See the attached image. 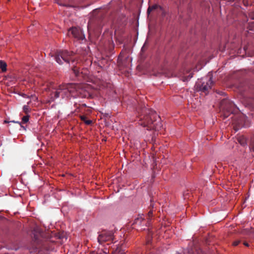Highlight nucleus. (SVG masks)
I'll return each instance as SVG.
<instances>
[{
	"instance_id": "obj_1",
	"label": "nucleus",
	"mask_w": 254,
	"mask_h": 254,
	"mask_svg": "<svg viewBox=\"0 0 254 254\" xmlns=\"http://www.w3.org/2000/svg\"><path fill=\"white\" fill-rule=\"evenodd\" d=\"M67 89L70 93L77 92L85 98L90 97L93 93L91 86L86 83H71L68 85Z\"/></svg>"
},
{
	"instance_id": "obj_2",
	"label": "nucleus",
	"mask_w": 254,
	"mask_h": 254,
	"mask_svg": "<svg viewBox=\"0 0 254 254\" xmlns=\"http://www.w3.org/2000/svg\"><path fill=\"white\" fill-rule=\"evenodd\" d=\"M157 117L155 113H149L140 119L139 124L143 127H146L147 129H157V127L155 124Z\"/></svg>"
},
{
	"instance_id": "obj_3",
	"label": "nucleus",
	"mask_w": 254,
	"mask_h": 254,
	"mask_svg": "<svg viewBox=\"0 0 254 254\" xmlns=\"http://www.w3.org/2000/svg\"><path fill=\"white\" fill-rule=\"evenodd\" d=\"M73 52H68L66 51H63L56 56V61L60 64L63 63L62 59L64 61L69 63L70 61L73 62L76 58Z\"/></svg>"
},
{
	"instance_id": "obj_4",
	"label": "nucleus",
	"mask_w": 254,
	"mask_h": 254,
	"mask_svg": "<svg viewBox=\"0 0 254 254\" xmlns=\"http://www.w3.org/2000/svg\"><path fill=\"white\" fill-rule=\"evenodd\" d=\"M113 238L114 236L112 232L103 231L101 234L99 235L98 240L100 244H103L107 242L112 241Z\"/></svg>"
},
{
	"instance_id": "obj_5",
	"label": "nucleus",
	"mask_w": 254,
	"mask_h": 254,
	"mask_svg": "<svg viewBox=\"0 0 254 254\" xmlns=\"http://www.w3.org/2000/svg\"><path fill=\"white\" fill-rule=\"evenodd\" d=\"M69 32L71 33L72 36L77 39H83L84 35L80 28L72 27L69 30Z\"/></svg>"
},
{
	"instance_id": "obj_6",
	"label": "nucleus",
	"mask_w": 254,
	"mask_h": 254,
	"mask_svg": "<svg viewBox=\"0 0 254 254\" xmlns=\"http://www.w3.org/2000/svg\"><path fill=\"white\" fill-rule=\"evenodd\" d=\"M190 68H188L186 69V70H184V71H183L184 76L182 77V80L183 81H184V82L188 80V79L191 78L192 77V76H193L192 73H190L188 76L185 75L187 73H190Z\"/></svg>"
},
{
	"instance_id": "obj_7",
	"label": "nucleus",
	"mask_w": 254,
	"mask_h": 254,
	"mask_svg": "<svg viewBox=\"0 0 254 254\" xmlns=\"http://www.w3.org/2000/svg\"><path fill=\"white\" fill-rule=\"evenodd\" d=\"M64 87H65L64 85H61V86H59V90H57V91H56V92H55L54 93V97H53L52 96L51 98H53V99L54 100V99L59 97L60 94H61L62 92V90H64V89H67V87H68V85L66 87H65V88H64Z\"/></svg>"
},
{
	"instance_id": "obj_8",
	"label": "nucleus",
	"mask_w": 254,
	"mask_h": 254,
	"mask_svg": "<svg viewBox=\"0 0 254 254\" xmlns=\"http://www.w3.org/2000/svg\"><path fill=\"white\" fill-rule=\"evenodd\" d=\"M213 83L211 79L209 80V83H207L205 85H202L201 90L204 91H207L211 88L212 86Z\"/></svg>"
},
{
	"instance_id": "obj_9",
	"label": "nucleus",
	"mask_w": 254,
	"mask_h": 254,
	"mask_svg": "<svg viewBox=\"0 0 254 254\" xmlns=\"http://www.w3.org/2000/svg\"><path fill=\"white\" fill-rule=\"evenodd\" d=\"M6 66H7L6 63L5 62L0 60V68L1 69L2 72H3L6 71Z\"/></svg>"
},
{
	"instance_id": "obj_10",
	"label": "nucleus",
	"mask_w": 254,
	"mask_h": 254,
	"mask_svg": "<svg viewBox=\"0 0 254 254\" xmlns=\"http://www.w3.org/2000/svg\"><path fill=\"white\" fill-rule=\"evenodd\" d=\"M238 141L242 145H245L247 143L246 138L243 136H239L238 139Z\"/></svg>"
},
{
	"instance_id": "obj_11",
	"label": "nucleus",
	"mask_w": 254,
	"mask_h": 254,
	"mask_svg": "<svg viewBox=\"0 0 254 254\" xmlns=\"http://www.w3.org/2000/svg\"><path fill=\"white\" fill-rule=\"evenodd\" d=\"M80 118L81 121L84 122L85 124L89 125L92 123V121L87 120V117L85 116H80Z\"/></svg>"
},
{
	"instance_id": "obj_12",
	"label": "nucleus",
	"mask_w": 254,
	"mask_h": 254,
	"mask_svg": "<svg viewBox=\"0 0 254 254\" xmlns=\"http://www.w3.org/2000/svg\"><path fill=\"white\" fill-rule=\"evenodd\" d=\"M112 254H125V252L121 248H117Z\"/></svg>"
},
{
	"instance_id": "obj_13",
	"label": "nucleus",
	"mask_w": 254,
	"mask_h": 254,
	"mask_svg": "<svg viewBox=\"0 0 254 254\" xmlns=\"http://www.w3.org/2000/svg\"><path fill=\"white\" fill-rule=\"evenodd\" d=\"M144 220V218L143 217V215H139L137 218H136L134 220V224H140Z\"/></svg>"
},
{
	"instance_id": "obj_14",
	"label": "nucleus",
	"mask_w": 254,
	"mask_h": 254,
	"mask_svg": "<svg viewBox=\"0 0 254 254\" xmlns=\"http://www.w3.org/2000/svg\"><path fill=\"white\" fill-rule=\"evenodd\" d=\"M153 216V210H150L147 213V222H149L151 218H152Z\"/></svg>"
},
{
	"instance_id": "obj_15",
	"label": "nucleus",
	"mask_w": 254,
	"mask_h": 254,
	"mask_svg": "<svg viewBox=\"0 0 254 254\" xmlns=\"http://www.w3.org/2000/svg\"><path fill=\"white\" fill-rule=\"evenodd\" d=\"M158 6H159L157 4H155L151 6H149L147 9L148 13H150L151 11H152L153 10H154V9L157 8Z\"/></svg>"
},
{
	"instance_id": "obj_16",
	"label": "nucleus",
	"mask_w": 254,
	"mask_h": 254,
	"mask_svg": "<svg viewBox=\"0 0 254 254\" xmlns=\"http://www.w3.org/2000/svg\"><path fill=\"white\" fill-rule=\"evenodd\" d=\"M29 119V115H26L25 116H23L22 118V121L23 123H26L28 122Z\"/></svg>"
},
{
	"instance_id": "obj_17",
	"label": "nucleus",
	"mask_w": 254,
	"mask_h": 254,
	"mask_svg": "<svg viewBox=\"0 0 254 254\" xmlns=\"http://www.w3.org/2000/svg\"><path fill=\"white\" fill-rule=\"evenodd\" d=\"M34 239H35V240L34 241V245L35 244L37 245L38 244V241H37L39 239V236L35 235L34 236Z\"/></svg>"
},
{
	"instance_id": "obj_18",
	"label": "nucleus",
	"mask_w": 254,
	"mask_h": 254,
	"mask_svg": "<svg viewBox=\"0 0 254 254\" xmlns=\"http://www.w3.org/2000/svg\"><path fill=\"white\" fill-rule=\"evenodd\" d=\"M72 70L74 71V72L75 74V75L77 76L78 73V72H79L78 69L77 67H74L72 68Z\"/></svg>"
},
{
	"instance_id": "obj_19",
	"label": "nucleus",
	"mask_w": 254,
	"mask_h": 254,
	"mask_svg": "<svg viewBox=\"0 0 254 254\" xmlns=\"http://www.w3.org/2000/svg\"><path fill=\"white\" fill-rule=\"evenodd\" d=\"M23 110H24V112L25 113H27L28 112H29V109H28V106H24L23 107Z\"/></svg>"
},
{
	"instance_id": "obj_20",
	"label": "nucleus",
	"mask_w": 254,
	"mask_h": 254,
	"mask_svg": "<svg viewBox=\"0 0 254 254\" xmlns=\"http://www.w3.org/2000/svg\"><path fill=\"white\" fill-rule=\"evenodd\" d=\"M240 243V241H238H238H236L233 242V245L234 246H238L239 244Z\"/></svg>"
},
{
	"instance_id": "obj_21",
	"label": "nucleus",
	"mask_w": 254,
	"mask_h": 254,
	"mask_svg": "<svg viewBox=\"0 0 254 254\" xmlns=\"http://www.w3.org/2000/svg\"><path fill=\"white\" fill-rule=\"evenodd\" d=\"M252 148L254 151V141H253L251 144Z\"/></svg>"
},
{
	"instance_id": "obj_22",
	"label": "nucleus",
	"mask_w": 254,
	"mask_h": 254,
	"mask_svg": "<svg viewBox=\"0 0 254 254\" xmlns=\"http://www.w3.org/2000/svg\"><path fill=\"white\" fill-rule=\"evenodd\" d=\"M244 245L245 246H247V247H248L249 246V244L247 242H244Z\"/></svg>"
},
{
	"instance_id": "obj_23",
	"label": "nucleus",
	"mask_w": 254,
	"mask_h": 254,
	"mask_svg": "<svg viewBox=\"0 0 254 254\" xmlns=\"http://www.w3.org/2000/svg\"><path fill=\"white\" fill-rule=\"evenodd\" d=\"M128 63H129L130 62V59H128ZM128 64H129V63H128Z\"/></svg>"
},
{
	"instance_id": "obj_24",
	"label": "nucleus",
	"mask_w": 254,
	"mask_h": 254,
	"mask_svg": "<svg viewBox=\"0 0 254 254\" xmlns=\"http://www.w3.org/2000/svg\"><path fill=\"white\" fill-rule=\"evenodd\" d=\"M34 249L33 248V250L31 251V252H33V251H34Z\"/></svg>"
},
{
	"instance_id": "obj_25",
	"label": "nucleus",
	"mask_w": 254,
	"mask_h": 254,
	"mask_svg": "<svg viewBox=\"0 0 254 254\" xmlns=\"http://www.w3.org/2000/svg\"><path fill=\"white\" fill-rule=\"evenodd\" d=\"M118 64H119V65H120V62H119V61L118 62Z\"/></svg>"
}]
</instances>
